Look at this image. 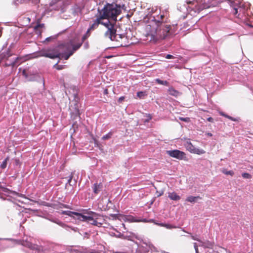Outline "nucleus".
Wrapping results in <instances>:
<instances>
[{"label":"nucleus","instance_id":"nucleus-45","mask_svg":"<svg viewBox=\"0 0 253 253\" xmlns=\"http://www.w3.org/2000/svg\"><path fill=\"white\" fill-rule=\"evenodd\" d=\"M162 194H163V193H160V194L158 195V196H161Z\"/></svg>","mask_w":253,"mask_h":253},{"label":"nucleus","instance_id":"nucleus-34","mask_svg":"<svg viewBox=\"0 0 253 253\" xmlns=\"http://www.w3.org/2000/svg\"><path fill=\"white\" fill-rule=\"evenodd\" d=\"M166 58L167 59H173V58H174V57L172 55L167 54L166 56Z\"/></svg>","mask_w":253,"mask_h":253},{"label":"nucleus","instance_id":"nucleus-8","mask_svg":"<svg viewBox=\"0 0 253 253\" xmlns=\"http://www.w3.org/2000/svg\"><path fill=\"white\" fill-rule=\"evenodd\" d=\"M60 53L57 50L54 49L46 52H44L41 56L48 57L51 59H55L60 57Z\"/></svg>","mask_w":253,"mask_h":253},{"label":"nucleus","instance_id":"nucleus-32","mask_svg":"<svg viewBox=\"0 0 253 253\" xmlns=\"http://www.w3.org/2000/svg\"><path fill=\"white\" fill-rule=\"evenodd\" d=\"M56 38V36H51L50 37L47 38L45 39V41L48 42L49 41H51V40H55Z\"/></svg>","mask_w":253,"mask_h":253},{"label":"nucleus","instance_id":"nucleus-26","mask_svg":"<svg viewBox=\"0 0 253 253\" xmlns=\"http://www.w3.org/2000/svg\"><path fill=\"white\" fill-rule=\"evenodd\" d=\"M112 135H113V132H109V133H108L106 135H104L102 137V139H103V140L109 139L111 138Z\"/></svg>","mask_w":253,"mask_h":253},{"label":"nucleus","instance_id":"nucleus-17","mask_svg":"<svg viewBox=\"0 0 253 253\" xmlns=\"http://www.w3.org/2000/svg\"><path fill=\"white\" fill-rule=\"evenodd\" d=\"M63 213L64 214H66V215H68L69 216H72L73 214H74V215L78 216V217H80V214H81V213H80L71 211H64L63 212Z\"/></svg>","mask_w":253,"mask_h":253},{"label":"nucleus","instance_id":"nucleus-15","mask_svg":"<svg viewBox=\"0 0 253 253\" xmlns=\"http://www.w3.org/2000/svg\"><path fill=\"white\" fill-rule=\"evenodd\" d=\"M148 250L147 248L143 246H139L136 251V253H147Z\"/></svg>","mask_w":253,"mask_h":253},{"label":"nucleus","instance_id":"nucleus-39","mask_svg":"<svg viewBox=\"0 0 253 253\" xmlns=\"http://www.w3.org/2000/svg\"><path fill=\"white\" fill-rule=\"evenodd\" d=\"M191 237L192 239H193L194 240H196V241H200V240L198 239V238H196L195 236H193V235H191Z\"/></svg>","mask_w":253,"mask_h":253},{"label":"nucleus","instance_id":"nucleus-23","mask_svg":"<svg viewBox=\"0 0 253 253\" xmlns=\"http://www.w3.org/2000/svg\"><path fill=\"white\" fill-rule=\"evenodd\" d=\"M222 172L226 175H230L231 176H233L234 174V172L233 170H227L226 169H223L221 170Z\"/></svg>","mask_w":253,"mask_h":253},{"label":"nucleus","instance_id":"nucleus-5","mask_svg":"<svg viewBox=\"0 0 253 253\" xmlns=\"http://www.w3.org/2000/svg\"><path fill=\"white\" fill-rule=\"evenodd\" d=\"M88 215L87 216L81 213L78 219L83 221H86L93 225L98 227L101 226L102 223L99 221V220L102 219L100 215L92 211L88 212Z\"/></svg>","mask_w":253,"mask_h":253},{"label":"nucleus","instance_id":"nucleus-44","mask_svg":"<svg viewBox=\"0 0 253 253\" xmlns=\"http://www.w3.org/2000/svg\"><path fill=\"white\" fill-rule=\"evenodd\" d=\"M192 2V1H188V2H187V3H188V4H190V3H191Z\"/></svg>","mask_w":253,"mask_h":253},{"label":"nucleus","instance_id":"nucleus-38","mask_svg":"<svg viewBox=\"0 0 253 253\" xmlns=\"http://www.w3.org/2000/svg\"><path fill=\"white\" fill-rule=\"evenodd\" d=\"M125 99V97L124 96H121L120 97L119 99H118V101L119 102H121L123 100H124V99Z\"/></svg>","mask_w":253,"mask_h":253},{"label":"nucleus","instance_id":"nucleus-20","mask_svg":"<svg viewBox=\"0 0 253 253\" xmlns=\"http://www.w3.org/2000/svg\"><path fill=\"white\" fill-rule=\"evenodd\" d=\"M219 114L222 116H223V117H225L228 119H229V120H231V121H237V119L232 117H231L226 114H225L224 113L222 112H219Z\"/></svg>","mask_w":253,"mask_h":253},{"label":"nucleus","instance_id":"nucleus-1","mask_svg":"<svg viewBox=\"0 0 253 253\" xmlns=\"http://www.w3.org/2000/svg\"><path fill=\"white\" fill-rule=\"evenodd\" d=\"M147 29H149L147 36L150 37V41L156 42L165 39L169 35L171 26L167 23L158 20L154 21Z\"/></svg>","mask_w":253,"mask_h":253},{"label":"nucleus","instance_id":"nucleus-21","mask_svg":"<svg viewBox=\"0 0 253 253\" xmlns=\"http://www.w3.org/2000/svg\"><path fill=\"white\" fill-rule=\"evenodd\" d=\"M157 224H158L159 226H162V227H165L166 228L169 229L175 228V226H172V225H171L170 224H169L157 223Z\"/></svg>","mask_w":253,"mask_h":253},{"label":"nucleus","instance_id":"nucleus-3","mask_svg":"<svg viewBox=\"0 0 253 253\" xmlns=\"http://www.w3.org/2000/svg\"><path fill=\"white\" fill-rule=\"evenodd\" d=\"M99 16L103 19H109L116 21L117 17L121 12V10L120 6L116 4L107 3L105 5L103 8L97 9Z\"/></svg>","mask_w":253,"mask_h":253},{"label":"nucleus","instance_id":"nucleus-9","mask_svg":"<svg viewBox=\"0 0 253 253\" xmlns=\"http://www.w3.org/2000/svg\"><path fill=\"white\" fill-rule=\"evenodd\" d=\"M40 21H41V20L40 19H39L37 20V25L34 27V30H35V33L37 34L40 35H41L42 33V30L41 29L44 28V24H41Z\"/></svg>","mask_w":253,"mask_h":253},{"label":"nucleus","instance_id":"nucleus-2","mask_svg":"<svg viewBox=\"0 0 253 253\" xmlns=\"http://www.w3.org/2000/svg\"><path fill=\"white\" fill-rule=\"evenodd\" d=\"M103 20L99 15L97 17L96 19L93 21V23L88 28L89 30H94L96 29L99 24L104 25L106 28L107 31L105 32L104 36L106 38H109L112 41H116L118 42L117 46H124L123 43L120 41L125 36L123 35L117 34L116 29L115 27V24L108 20L107 22H102Z\"/></svg>","mask_w":253,"mask_h":253},{"label":"nucleus","instance_id":"nucleus-30","mask_svg":"<svg viewBox=\"0 0 253 253\" xmlns=\"http://www.w3.org/2000/svg\"><path fill=\"white\" fill-rule=\"evenodd\" d=\"M30 1L31 2H32L34 4H37L40 3V0H25V2H27Z\"/></svg>","mask_w":253,"mask_h":253},{"label":"nucleus","instance_id":"nucleus-40","mask_svg":"<svg viewBox=\"0 0 253 253\" xmlns=\"http://www.w3.org/2000/svg\"><path fill=\"white\" fill-rule=\"evenodd\" d=\"M212 246V244L211 243L209 242L208 245L206 246L207 248H211Z\"/></svg>","mask_w":253,"mask_h":253},{"label":"nucleus","instance_id":"nucleus-6","mask_svg":"<svg viewBox=\"0 0 253 253\" xmlns=\"http://www.w3.org/2000/svg\"><path fill=\"white\" fill-rule=\"evenodd\" d=\"M167 154L170 157L179 160H185L186 159V154L185 153L179 150L175 149L167 151Z\"/></svg>","mask_w":253,"mask_h":253},{"label":"nucleus","instance_id":"nucleus-46","mask_svg":"<svg viewBox=\"0 0 253 253\" xmlns=\"http://www.w3.org/2000/svg\"><path fill=\"white\" fill-rule=\"evenodd\" d=\"M209 135H210V136L212 135L211 133H209Z\"/></svg>","mask_w":253,"mask_h":253},{"label":"nucleus","instance_id":"nucleus-35","mask_svg":"<svg viewBox=\"0 0 253 253\" xmlns=\"http://www.w3.org/2000/svg\"><path fill=\"white\" fill-rule=\"evenodd\" d=\"M143 94V92L142 91H139L137 93V95L138 97H141Z\"/></svg>","mask_w":253,"mask_h":253},{"label":"nucleus","instance_id":"nucleus-31","mask_svg":"<svg viewBox=\"0 0 253 253\" xmlns=\"http://www.w3.org/2000/svg\"><path fill=\"white\" fill-rule=\"evenodd\" d=\"M54 67L56 68V69L60 70L64 69V67L63 65H58L57 64H55Z\"/></svg>","mask_w":253,"mask_h":253},{"label":"nucleus","instance_id":"nucleus-33","mask_svg":"<svg viewBox=\"0 0 253 253\" xmlns=\"http://www.w3.org/2000/svg\"><path fill=\"white\" fill-rule=\"evenodd\" d=\"M194 247L196 253H198V246H197L196 243H194Z\"/></svg>","mask_w":253,"mask_h":253},{"label":"nucleus","instance_id":"nucleus-42","mask_svg":"<svg viewBox=\"0 0 253 253\" xmlns=\"http://www.w3.org/2000/svg\"><path fill=\"white\" fill-rule=\"evenodd\" d=\"M2 35V28L0 27V37Z\"/></svg>","mask_w":253,"mask_h":253},{"label":"nucleus","instance_id":"nucleus-43","mask_svg":"<svg viewBox=\"0 0 253 253\" xmlns=\"http://www.w3.org/2000/svg\"><path fill=\"white\" fill-rule=\"evenodd\" d=\"M15 162H16V164H18L19 162V160H15Z\"/></svg>","mask_w":253,"mask_h":253},{"label":"nucleus","instance_id":"nucleus-41","mask_svg":"<svg viewBox=\"0 0 253 253\" xmlns=\"http://www.w3.org/2000/svg\"><path fill=\"white\" fill-rule=\"evenodd\" d=\"M72 177H73V176H72V175H71V176H70V178H69V179H68V182L69 183H70L71 182V180H72Z\"/></svg>","mask_w":253,"mask_h":253},{"label":"nucleus","instance_id":"nucleus-12","mask_svg":"<svg viewBox=\"0 0 253 253\" xmlns=\"http://www.w3.org/2000/svg\"><path fill=\"white\" fill-rule=\"evenodd\" d=\"M68 52L64 53H60V57L64 58L65 60H68L69 58L73 54V51H70L69 49V47H67Z\"/></svg>","mask_w":253,"mask_h":253},{"label":"nucleus","instance_id":"nucleus-27","mask_svg":"<svg viewBox=\"0 0 253 253\" xmlns=\"http://www.w3.org/2000/svg\"><path fill=\"white\" fill-rule=\"evenodd\" d=\"M242 176L244 178L250 179L252 178L251 175L249 173H243Z\"/></svg>","mask_w":253,"mask_h":253},{"label":"nucleus","instance_id":"nucleus-36","mask_svg":"<svg viewBox=\"0 0 253 253\" xmlns=\"http://www.w3.org/2000/svg\"><path fill=\"white\" fill-rule=\"evenodd\" d=\"M207 120L208 121L210 122H211V123H213V121H214V120L212 118V117H209L207 119Z\"/></svg>","mask_w":253,"mask_h":253},{"label":"nucleus","instance_id":"nucleus-37","mask_svg":"<svg viewBox=\"0 0 253 253\" xmlns=\"http://www.w3.org/2000/svg\"><path fill=\"white\" fill-rule=\"evenodd\" d=\"M103 93H104V94H105V95H108V94H109V91H108V89L105 88V89L104 90Z\"/></svg>","mask_w":253,"mask_h":253},{"label":"nucleus","instance_id":"nucleus-13","mask_svg":"<svg viewBox=\"0 0 253 253\" xmlns=\"http://www.w3.org/2000/svg\"><path fill=\"white\" fill-rule=\"evenodd\" d=\"M102 188V185L101 183H95L93 187V192L96 194H98L101 191Z\"/></svg>","mask_w":253,"mask_h":253},{"label":"nucleus","instance_id":"nucleus-28","mask_svg":"<svg viewBox=\"0 0 253 253\" xmlns=\"http://www.w3.org/2000/svg\"><path fill=\"white\" fill-rule=\"evenodd\" d=\"M179 119L185 122H189L190 121V119L188 117L183 118L180 117H179Z\"/></svg>","mask_w":253,"mask_h":253},{"label":"nucleus","instance_id":"nucleus-11","mask_svg":"<svg viewBox=\"0 0 253 253\" xmlns=\"http://www.w3.org/2000/svg\"><path fill=\"white\" fill-rule=\"evenodd\" d=\"M169 93L174 97H177L180 94V93L178 91L175 90L173 87H170L168 89Z\"/></svg>","mask_w":253,"mask_h":253},{"label":"nucleus","instance_id":"nucleus-24","mask_svg":"<svg viewBox=\"0 0 253 253\" xmlns=\"http://www.w3.org/2000/svg\"><path fill=\"white\" fill-rule=\"evenodd\" d=\"M22 74L25 76V77L27 79L28 81H35V79L34 78H30L28 75V74L26 72V71L25 70H24L22 72Z\"/></svg>","mask_w":253,"mask_h":253},{"label":"nucleus","instance_id":"nucleus-7","mask_svg":"<svg viewBox=\"0 0 253 253\" xmlns=\"http://www.w3.org/2000/svg\"><path fill=\"white\" fill-rule=\"evenodd\" d=\"M184 145L186 150L191 153L201 155L206 153L203 149L196 148L190 141H187Z\"/></svg>","mask_w":253,"mask_h":253},{"label":"nucleus","instance_id":"nucleus-16","mask_svg":"<svg viewBox=\"0 0 253 253\" xmlns=\"http://www.w3.org/2000/svg\"><path fill=\"white\" fill-rule=\"evenodd\" d=\"M83 44L82 42L80 43H78L75 44H73L72 45V49L69 50L70 51H73V53L75 51H76L77 50H78L80 47L82 46Z\"/></svg>","mask_w":253,"mask_h":253},{"label":"nucleus","instance_id":"nucleus-14","mask_svg":"<svg viewBox=\"0 0 253 253\" xmlns=\"http://www.w3.org/2000/svg\"><path fill=\"white\" fill-rule=\"evenodd\" d=\"M201 199V198L200 196L195 197V196H188V197H187V198L186 199V201L194 203L197 202L198 199Z\"/></svg>","mask_w":253,"mask_h":253},{"label":"nucleus","instance_id":"nucleus-4","mask_svg":"<svg viewBox=\"0 0 253 253\" xmlns=\"http://www.w3.org/2000/svg\"><path fill=\"white\" fill-rule=\"evenodd\" d=\"M0 64L5 67H14L22 63V58L11 53L9 49L0 53Z\"/></svg>","mask_w":253,"mask_h":253},{"label":"nucleus","instance_id":"nucleus-29","mask_svg":"<svg viewBox=\"0 0 253 253\" xmlns=\"http://www.w3.org/2000/svg\"><path fill=\"white\" fill-rule=\"evenodd\" d=\"M146 117L147 119L145 120L144 122L145 123H148L151 120L152 118L151 115L150 114H146Z\"/></svg>","mask_w":253,"mask_h":253},{"label":"nucleus","instance_id":"nucleus-22","mask_svg":"<svg viewBox=\"0 0 253 253\" xmlns=\"http://www.w3.org/2000/svg\"><path fill=\"white\" fill-rule=\"evenodd\" d=\"M167 18H166L164 14H161L160 16H158L157 19H156L155 21H156L158 20H159L160 21H163V22L167 23Z\"/></svg>","mask_w":253,"mask_h":253},{"label":"nucleus","instance_id":"nucleus-25","mask_svg":"<svg viewBox=\"0 0 253 253\" xmlns=\"http://www.w3.org/2000/svg\"><path fill=\"white\" fill-rule=\"evenodd\" d=\"M9 157H7L4 160V161L2 162V163L0 165V168L2 169H5L6 167L7 166V161L9 160Z\"/></svg>","mask_w":253,"mask_h":253},{"label":"nucleus","instance_id":"nucleus-10","mask_svg":"<svg viewBox=\"0 0 253 253\" xmlns=\"http://www.w3.org/2000/svg\"><path fill=\"white\" fill-rule=\"evenodd\" d=\"M168 197L174 201H178L180 199V197L174 192H169L168 193Z\"/></svg>","mask_w":253,"mask_h":253},{"label":"nucleus","instance_id":"nucleus-18","mask_svg":"<svg viewBox=\"0 0 253 253\" xmlns=\"http://www.w3.org/2000/svg\"><path fill=\"white\" fill-rule=\"evenodd\" d=\"M155 82L159 84H162V85H166V86H168L169 85V82H167V81H162V80H161L160 79H155Z\"/></svg>","mask_w":253,"mask_h":253},{"label":"nucleus","instance_id":"nucleus-19","mask_svg":"<svg viewBox=\"0 0 253 253\" xmlns=\"http://www.w3.org/2000/svg\"><path fill=\"white\" fill-rule=\"evenodd\" d=\"M90 31L89 29L87 30L86 33L83 36L82 38V42H84L90 35Z\"/></svg>","mask_w":253,"mask_h":253}]
</instances>
